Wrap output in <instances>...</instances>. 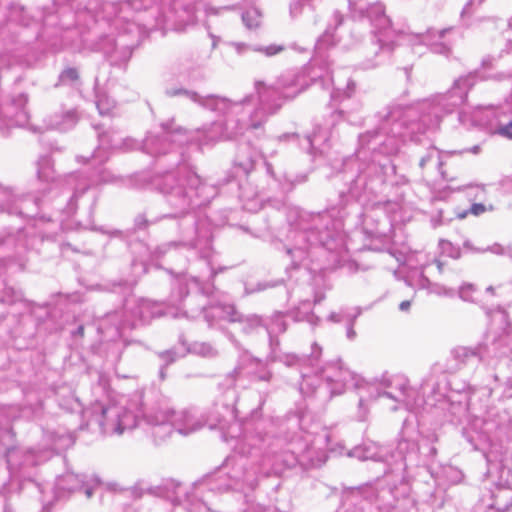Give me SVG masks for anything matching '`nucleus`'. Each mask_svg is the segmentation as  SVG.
I'll return each mask as SVG.
<instances>
[{
    "label": "nucleus",
    "mask_w": 512,
    "mask_h": 512,
    "mask_svg": "<svg viewBox=\"0 0 512 512\" xmlns=\"http://www.w3.org/2000/svg\"><path fill=\"white\" fill-rule=\"evenodd\" d=\"M333 20L335 22V26H340L343 23L344 17L339 11H335L333 14Z\"/></svg>",
    "instance_id": "55"
},
{
    "label": "nucleus",
    "mask_w": 512,
    "mask_h": 512,
    "mask_svg": "<svg viewBox=\"0 0 512 512\" xmlns=\"http://www.w3.org/2000/svg\"><path fill=\"white\" fill-rule=\"evenodd\" d=\"M302 378L300 389L305 394L314 393L320 380L323 381L320 388H325L330 395H340L350 387H361V378L339 359L327 362L313 377L302 373Z\"/></svg>",
    "instance_id": "5"
},
{
    "label": "nucleus",
    "mask_w": 512,
    "mask_h": 512,
    "mask_svg": "<svg viewBox=\"0 0 512 512\" xmlns=\"http://www.w3.org/2000/svg\"><path fill=\"white\" fill-rule=\"evenodd\" d=\"M328 140L327 131L323 130L321 127H317L314 132L308 136V141L311 147H320L322 144L326 143Z\"/></svg>",
    "instance_id": "36"
},
{
    "label": "nucleus",
    "mask_w": 512,
    "mask_h": 512,
    "mask_svg": "<svg viewBox=\"0 0 512 512\" xmlns=\"http://www.w3.org/2000/svg\"><path fill=\"white\" fill-rule=\"evenodd\" d=\"M270 378H271V373L270 372H266L263 375L259 376V379L260 380H264V381H269Z\"/></svg>",
    "instance_id": "62"
},
{
    "label": "nucleus",
    "mask_w": 512,
    "mask_h": 512,
    "mask_svg": "<svg viewBox=\"0 0 512 512\" xmlns=\"http://www.w3.org/2000/svg\"><path fill=\"white\" fill-rule=\"evenodd\" d=\"M453 356L459 362L466 364L472 359L478 361L487 360L485 345H478L474 348L471 347H457L453 351Z\"/></svg>",
    "instance_id": "25"
},
{
    "label": "nucleus",
    "mask_w": 512,
    "mask_h": 512,
    "mask_svg": "<svg viewBox=\"0 0 512 512\" xmlns=\"http://www.w3.org/2000/svg\"><path fill=\"white\" fill-rule=\"evenodd\" d=\"M475 83V73L460 76L454 81L450 90L440 97L438 104L441 105L446 112H451L454 108L465 103L468 92Z\"/></svg>",
    "instance_id": "11"
},
{
    "label": "nucleus",
    "mask_w": 512,
    "mask_h": 512,
    "mask_svg": "<svg viewBox=\"0 0 512 512\" xmlns=\"http://www.w3.org/2000/svg\"><path fill=\"white\" fill-rule=\"evenodd\" d=\"M38 206V199L30 195L16 196L10 189L0 186V210L9 214L29 216L33 214Z\"/></svg>",
    "instance_id": "15"
},
{
    "label": "nucleus",
    "mask_w": 512,
    "mask_h": 512,
    "mask_svg": "<svg viewBox=\"0 0 512 512\" xmlns=\"http://www.w3.org/2000/svg\"><path fill=\"white\" fill-rule=\"evenodd\" d=\"M438 107L424 102L416 106L403 107L398 104L389 105L378 113L381 124L378 130L368 132L361 137L364 142L369 136L384 134L390 139L406 137L409 134L424 133L428 129H435L439 126L440 117L437 114Z\"/></svg>",
    "instance_id": "2"
},
{
    "label": "nucleus",
    "mask_w": 512,
    "mask_h": 512,
    "mask_svg": "<svg viewBox=\"0 0 512 512\" xmlns=\"http://www.w3.org/2000/svg\"><path fill=\"white\" fill-rule=\"evenodd\" d=\"M27 102V94L20 93L0 110V130L13 126H24L28 123L29 116L25 108Z\"/></svg>",
    "instance_id": "12"
},
{
    "label": "nucleus",
    "mask_w": 512,
    "mask_h": 512,
    "mask_svg": "<svg viewBox=\"0 0 512 512\" xmlns=\"http://www.w3.org/2000/svg\"><path fill=\"white\" fill-rule=\"evenodd\" d=\"M459 121L465 125L469 122L465 112L462 111L459 113Z\"/></svg>",
    "instance_id": "60"
},
{
    "label": "nucleus",
    "mask_w": 512,
    "mask_h": 512,
    "mask_svg": "<svg viewBox=\"0 0 512 512\" xmlns=\"http://www.w3.org/2000/svg\"><path fill=\"white\" fill-rule=\"evenodd\" d=\"M332 38V34L330 32V29H327L325 31V33L319 38L318 42H317V49L318 50H321L322 48H324L326 45H330V44H333L330 39Z\"/></svg>",
    "instance_id": "49"
},
{
    "label": "nucleus",
    "mask_w": 512,
    "mask_h": 512,
    "mask_svg": "<svg viewBox=\"0 0 512 512\" xmlns=\"http://www.w3.org/2000/svg\"><path fill=\"white\" fill-rule=\"evenodd\" d=\"M77 122V114L74 110H67L60 114L50 115L46 120L47 129L67 130L73 127Z\"/></svg>",
    "instance_id": "24"
},
{
    "label": "nucleus",
    "mask_w": 512,
    "mask_h": 512,
    "mask_svg": "<svg viewBox=\"0 0 512 512\" xmlns=\"http://www.w3.org/2000/svg\"><path fill=\"white\" fill-rule=\"evenodd\" d=\"M360 311H357L355 314L351 315V314H348L346 317H347V320H348V327H347V338L350 339V340H353L356 336V333L353 329V325H354V321L355 319L357 318V316L359 315Z\"/></svg>",
    "instance_id": "48"
},
{
    "label": "nucleus",
    "mask_w": 512,
    "mask_h": 512,
    "mask_svg": "<svg viewBox=\"0 0 512 512\" xmlns=\"http://www.w3.org/2000/svg\"><path fill=\"white\" fill-rule=\"evenodd\" d=\"M432 291L434 293H436V294H439V295H442V294L448 295V294L451 293V290H448L445 287L440 286L438 284H434L433 285Z\"/></svg>",
    "instance_id": "52"
},
{
    "label": "nucleus",
    "mask_w": 512,
    "mask_h": 512,
    "mask_svg": "<svg viewBox=\"0 0 512 512\" xmlns=\"http://www.w3.org/2000/svg\"><path fill=\"white\" fill-rule=\"evenodd\" d=\"M79 80V72L74 67L65 68L58 77L56 86L59 85H74Z\"/></svg>",
    "instance_id": "33"
},
{
    "label": "nucleus",
    "mask_w": 512,
    "mask_h": 512,
    "mask_svg": "<svg viewBox=\"0 0 512 512\" xmlns=\"http://www.w3.org/2000/svg\"><path fill=\"white\" fill-rule=\"evenodd\" d=\"M257 159L258 154L256 152L249 151V149L245 147L237 154L235 164L241 168L245 174H248L254 169Z\"/></svg>",
    "instance_id": "28"
},
{
    "label": "nucleus",
    "mask_w": 512,
    "mask_h": 512,
    "mask_svg": "<svg viewBox=\"0 0 512 512\" xmlns=\"http://www.w3.org/2000/svg\"><path fill=\"white\" fill-rule=\"evenodd\" d=\"M153 0H123L119 2H107L103 4V13L109 19L113 17V25L122 29L124 33L133 34L138 37L143 29H158L168 26V19L161 16L156 19L155 24L134 22V15L141 9L151 7Z\"/></svg>",
    "instance_id": "6"
},
{
    "label": "nucleus",
    "mask_w": 512,
    "mask_h": 512,
    "mask_svg": "<svg viewBox=\"0 0 512 512\" xmlns=\"http://www.w3.org/2000/svg\"><path fill=\"white\" fill-rule=\"evenodd\" d=\"M99 410L100 414L95 417V420L104 434L121 435L124 431L133 429L137 424L136 415L124 406H101Z\"/></svg>",
    "instance_id": "9"
},
{
    "label": "nucleus",
    "mask_w": 512,
    "mask_h": 512,
    "mask_svg": "<svg viewBox=\"0 0 512 512\" xmlns=\"http://www.w3.org/2000/svg\"><path fill=\"white\" fill-rule=\"evenodd\" d=\"M469 151L473 154H478L480 151V147L478 145H475L472 148H470Z\"/></svg>",
    "instance_id": "64"
},
{
    "label": "nucleus",
    "mask_w": 512,
    "mask_h": 512,
    "mask_svg": "<svg viewBox=\"0 0 512 512\" xmlns=\"http://www.w3.org/2000/svg\"><path fill=\"white\" fill-rule=\"evenodd\" d=\"M163 135H148L143 141V150L152 156L165 154L170 146L169 138L174 134L184 136L182 128H173V120L163 123Z\"/></svg>",
    "instance_id": "17"
},
{
    "label": "nucleus",
    "mask_w": 512,
    "mask_h": 512,
    "mask_svg": "<svg viewBox=\"0 0 512 512\" xmlns=\"http://www.w3.org/2000/svg\"><path fill=\"white\" fill-rule=\"evenodd\" d=\"M264 327L269 335L270 347L279 346L277 335L284 333L287 329V323L283 314L279 312L274 313L269 324L264 323Z\"/></svg>",
    "instance_id": "26"
},
{
    "label": "nucleus",
    "mask_w": 512,
    "mask_h": 512,
    "mask_svg": "<svg viewBox=\"0 0 512 512\" xmlns=\"http://www.w3.org/2000/svg\"><path fill=\"white\" fill-rule=\"evenodd\" d=\"M99 146L92 157L99 162L108 159L109 151H127L133 148L134 142L124 138L120 131L108 130L98 134Z\"/></svg>",
    "instance_id": "14"
},
{
    "label": "nucleus",
    "mask_w": 512,
    "mask_h": 512,
    "mask_svg": "<svg viewBox=\"0 0 512 512\" xmlns=\"http://www.w3.org/2000/svg\"><path fill=\"white\" fill-rule=\"evenodd\" d=\"M173 487V492L166 491L164 494V497H166L169 501H171L174 504H180L181 503V495H182V487L180 485H174L173 483L169 484ZM168 490V486L165 488Z\"/></svg>",
    "instance_id": "45"
},
{
    "label": "nucleus",
    "mask_w": 512,
    "mask_h": 512,
    "mask_svg": "<svg viewBox=\"0 0 512 512\" xmlns=\"http://www.w3.org/2000/svg\"><path fill=\"white\" fill-rule=\"evenodd\" d=\"M331 218L327 213L300 216L299 227L308 234L307 240L311 245L323 244L329 236L327 229Z\"/></svg>",
    "instance_id": "13"
},
{
    "label": "nucleus",
    "mask_w": 512,
    "mask_h": 512,
    "mask_svg": "<svg viewBox=\"0 0 512 512\" xmlns=\"http://www.w3.org/2000/svg\"><path fill=\"white\" fill-rule=\"evenodd\" d=\"M173 408L162 403L151 408L145 415V422L151 426V433L156 440L164 441L172 434Z\"/></svg>",
    "instance_id": "10"
},
{
    "label": "nucleus",
    "mask_w": 512,
    "mask_h": 512,
    "mask_svg": "<svg viewBox=\"0 0 512 512\" xmlns=\"http://www.w3.org/2000/svg\"><path fill=\"white\" fill-rule=\"evenodd\" d=\"M301 77L292 72L283 74L274 86H267L261 81L255 82L257 98L253 95L246 96L238 102H233L219 95L202 96L194 90L183 87L167 88L165 94L168 97L184 96L199 106L223 114V122L214 123L213 126L220 129L219 138L230 139L243 134L247 129H258L267 120L269 115L277 112L280 105L270 106L269 99L272 95H278L282 90L298 87L295 96L303 89Z\"/></svg>",
    "instance_id": "1"
},
{
    "label": "nucleus",
    "mask_w": 512,
    "mask_h": 512,
    "mask_svg": "<svg viewBox=\"0 0 512 512\" xmlns=\"http://www.w3.org/2000/svg\"><path fill=\"white\" fill-rule=\"evenodd\" d=\"M97 108H98L100 114H106L108 112V109H104L103 108V101L102 100H98Z\"/></svg>",
    "instance_id": "61"
},
{
    "label": "nucleus",
    "mask_w": 512,
    "mask_h": 512,
    "mask_svg": "<svg viewBox=\"0 0 512 512\" xmlns=\"http://www.w3.org/2000/svg\"><path fill=\"white\" fill-rule=\"evenodd\" d=\"M198 246L196 239H186L181 241H171L165 244H162L156 247L154 253L158 256H162L166 254L171 248H186V249H195Z\"/></svg>",
    "instance_id": "30"
},
{
    "label": "nucleus",
    "mask_w": 512,
    "mask_h": 512,
    "mask_svg": "<svg viewBox=\"0 0 512 512\" xmlns=\"http://www.w3.org/2000/svg\"><path fill=\"white\" fill-rule=\"evenodd\" d=\"M418 445L414 441L402 440L398 443V453L403 456V466H407V461H412L418 451Z\"/></svg>",
    "instance_id": "31"
},
{
    "label": "nucleus",
    "mask_w": 512,
    "mask_h": 512,
    "mask_svg": "<svg viewBox=\"0 0 512 512\" xmlns=\"http://www.w3.org/2000/svg\"><path fill=\"white\" fill-rule=\"evenodd\" d=\"M452 28L441 30L429 29L420 35V40L437 54L448 55L451 51V41L446 36L452 32Z\"/></svg>",
    "instance_id": "20"
},
{
    "label": "nucleus",
    "mask_w": 512,
    "mask_h": 512,
    "mask_svg": "<svg viewBox=\"0 0 512 512\" xmlns=\"http://www.w3.org/2000/svg\"><path fill=\"white\" fill-rule=\"evenodd\" d=\"M367 187V181L365 175L359 174L351 183L349 193L355 199L361 197L362 192Z\"/></svg>",
    "instance_id": "35"
},
{
    "label": "nucleus",
    "mask_w": 512,
    "mask_h": 512,
    "mask_svg": "<svg viewBox=\"0 0 512 512\" xmlns=\"http://www.w3.org/2000/svg\"><path fill=\"white\" fill-rule=\"evenodd\" d=\"M277 348L278 346L271 347L272 360L281 362L287 367L300 368L305 365L314 367L318 364L322 355V348L316 342L311 345V353L308 356H298L291 353H280L277 351Z\"/></svg>",
    "instance_id": "18"
},
{
    "label": "nucleus",
    "mask_w": 512,
    "mask_h": 512,
    "mask_svg": "<svg viewBox=\"0 0 512 512\" xmlns=\"http://www.w3.org/2000/svg\"><path fill=\"white\" fill-rule=\"evenodd\" d=\"M440 248L444 254L447 256L458 259L461 256V250L459 247L454 246L450 241L448 240H441L440 241Z\"/></svg>",
    "instance_id": "40"
},
{
    "label": "nucleus",
    "mask_w": 512,
    "mask_h": 512,
    "mask_svg": "<svg viewBox=\"0 0 512 512\" xmlns=\"http://www.w3.org/2000/svg\"><path fill=\"white\" fill-rule=\"evenodd\" d=\"M257 482L255 472L248 471L243 464H238L233 468L232 474L219 472L209 476L205 480V485L211 492L224 493L230 490H242L244 487L254 489Z\"/></svg>",
    "instance_id": "8"
},
{
    "label": "nucleus",
    "mask_w": 512,
    "mask_h": 512,
    "mask_svg": "<svg viewBox=\"0 0 512 512\" xmlns=\"http://www.w3.org/2000/svg\"><path fill=\"white\" fill-rule=\"evenodd\" d=\"M463 247L471 252H476V253H484L485 252L484 248H475L472 245V243L468 240L463 243Z\"/></svg>",
    "instance_id": "53"
},
{
    "label": "nucleus",
    "mask_w": 512,
    "mask_h": 512,
    "mask_svg": "<svg viewBox=\"0 0 512 512\" xmlns=\"http://www.w3.org/2000/svg\"><path fill=\"white\" fill-rule=\"evenodd\" d=\"M260 19L261 13L256 8H251L242 14V21L249 29L258 27Z\"/></svg>",
    "instance_id": "34"
},
{
    "label": "nucleus",
    "mask_w": 512,
    "mask_h": 512,
    "mask_svg": "<svg viewBox=\"0 0 512 512\" xmlns=\"http://www.w3.org/2000/svg\"><path fill=\"white\" fill-rule=\"evenodd\" d=\"M371 450H372L371 447H367V446L356 447L349 453V455L356 457L360 460H368V459L376 460L377 459L376 453L372 452Z\"/></svg>",
    "instance_id": "38"
},
{
    "label": "nucleus",
    "mask_w": 512,
    "mask_h": 512,
    "mask_svg": "<svg viewBox=\"0 0 512 512\" xmlns=\"http://www.w3.org/2000/svg\"><path fill=\"white\" fill-rule=\"evenodd\" d=\"M493 206L489 205L486 206L482 203H474L471 205L468 211H465L463 214H460V218H464L468 213L474 215V216H480L486 211H492Z\"/></svg>",
    "instance_id": "44"
},
{
    "label": "nucleus",
    "mask_w": 512,
    "mask_h": 512,
    "mask_svg": "<svg viewBox=\"0 0 512 512\" xmlns=\"http://www.w3.org/2000/svg\"><path fill=\"white\" fill-rule=\"evenodd\" d=\"M85 484V476L74 473H66L56 480L57 491L72 492L82 489Z\"/></svg>",
    "instance_id": "27"
},
{
    "label": "nucleus",
    "mask_w": 512,
    "mask_h": 512,
    "mask_svg": "<svg viewBox=\"0 0 512 512\" xmlns=\"http://www.w3.org/2000/svg\"><path fill=\"white\" fill-rule=\"evenodd\" d=\"M358 407H359L358 419L360 421H364L366 419L368 410L365 407V400L362 397L359 399Z\"/></svg>",
    "instance_id": "51"
},
{
    "label": "nucleus",
    "mask_w": 512,
    "mask_h": 512,
    "mask_svg": "<svg viewBox=\"0 0 512 512\" xmlns=\"http://www.w3.org/2000/svg\"><path fill=\"white\" fill-rule=\"evenodd\" d=\"M349 4L351 12L355 17L368 18L371 24L378 29V33L375 32L370 47V53H373L378 60L373 61L368 59L363 63L365 69L373 68L389 57L394 50V42L390 39V19L385 14L384 6L379 2L366 4L363 1H349Z\"/></svg>",
    "instance_id": "4"
},
{
    "label": "nucleus",
    "mask_w": 512,
    "mask_h": 512,
    "mask_svg": "<svg viewBox=\"0 0 512 512\" xmlns=\"http://www.w3.org/2000/svg\"><path fill=\"white\" fill-rule=\"evenodd\" d=\"M194 352L203 356V357H215L217 355V350L208 343H198L194 345Z\"/></svg>",
    "instance_id": "41"
},
{
    "label": "nucleus",
    "mask_w": 512,
    "mask_h": 512,
    "mask_svg": "<svg viewBox=\"0 0 512 512\" xmlns=\"http://www.w3.org/2000/svg\"><path fill=\"white\" fill-rule=\"evenodd\" d=\"M329 320L332 321V322H335V323H338V322H341L344 318V316L342 315V313H336V312H333L329 315Z\"/></svg>",
    "instance_id": "56"
},
{
    "label": "nucleus",
    "mask_w": 512,
    "mask_h": 512,
    "mask_svg": "<svg viewBox=\"0 0 512 512\" xmlns=\"http://www.w3.org/2000/svg\"><path fill=\"white\" fill-rule=\"evenodd\" d=\"M511 75L510 74H506V73H499V74H496L493 76V79L495 80H504V79H508L510 78Z\"/></svg>",
    "instance_id": "59"
},
{
    "label": "nucleus",
    "mask_w": 512,
    "mask_h": 512,
    "mask_svg": "<svg viewBox=\"0 0 512 512\" xmlns=\"http://www.w3.org/2000/svg\"><path fill=\"white\" fill-rule=\"evenodd\" d=\"M494 133L504 138L512 139V119L504 121L502 118H499Z\"/></svg>",
    "instance_id": "37"
},
{
    "label": "nucleus",
    "mask_w": 512,
    "mask_h": 512,
    "mask_svg": "<svg viewBox=\"0 0 512 512\" xmlns=\"http://www.w3.org/2000/svg\"><path fill=\"white\" fill-rule=\"evenodd\" d=\"M37 175L39 180L43 182L55 181V175L53 170L52 160L49 156H42L39 158L37 163Z\"/></svg>",
    "instance_id": "29"
},
{
    "label": "nucleus",
    "mask_w": 512,
    "mask_h": 512,
    "mask_svg": "<svg viewBox=\"0 0 512 512\" xmlns=\"http://www.w3.org/2000/svg\"><path fill=\"white\" fill-rule=\"evenodd\" d=\"M230 45L235 49L236 53L239 55H242L249 50H253L252 47L241 42H233Z\"/></svg>",
    "instance_id": "50"
},
{
    "label": "nucleus",
    "mask_w": 512,
    "mask_h": 512,
    "mask_svg": "<svg viewBox=\"0 0 512 512\" xmlns=\"http://www.w3.org/2000/svg\"><path fill=\"white\" fill-rule=\"evenodd\" d=\"M485 252L486 251H491L492 253H495V254H502L503 252V248L500 246V245H493L491 247H487L484 249Z\"/></svg>",
    "instance_id": "57"
},
{
    "label": "nucleus",
    "mask_w": 512,
    "mask_h": 512,
    "mask_svg": "<svg viewBox=\"0 0 512 512\" xmlns=\"http://www.w3.org/2000/svg\"><path fill=\"white\" fill-rule=\"evenodd\" d=\"M494 319L505 324L502 334L496 337L490 346L485 345L487 360L491 358H501L512 354V334L509 331L508 316L505 311H498Z\"/></svg>",
    "instance_id": "16"
},
{
    "label": "nucleus",
    "mask_w": 512,
    "mask_h": 512,
    "mask_svg": "<svg viewBox=\"0 0 512 512\" xmlns=\"http://www.w3.org/2000/svg\"><path fill=\"white\" fill-rule=\"evenodd\" d=\"M195 10H196V8H195L194 5L186 4L183 7V11L185 13V16L181 20L182 22H184V25H181L179 27H175V29L181 30L186 25L194 24L195 23Z\"/></svg>",
    "instance_id": "42"
},
{
    "label": "nucleus",
    "mask_w": 512,
    "mask_h": 512,
    "mask_svg": "<svg viewBox=\"0 0 512 512\" xmlns=\"http://www.w3.org/2000/svg\"><path fill=\"white\" fill-rule=\"evenodd\" d=\"M235 419L234 410L228 405L215 406V411L206 419L199 417L196 411L191 409H182L176 411L173 409L172 432L176 430L182 435H188L204 425L209 428L225 429L226 425Z\"/></svg>",
    "instance_id": "7"
},
{
    "label": "nucleus",
    "mask_w": 512,
    "mask_h": 512,
    "mask_svg": "<svg viewBox=\"0 0 512 512\" xmlns=\"http://www.w3.org/2000/svg\"><path fill=\"white\" fill-rule=\"evenodd\" d=\"M187 350L184 349L181 353H178L175 349L166 350L159 353V357L166 361L167 364L174 362L177 358L183 357Z\"/></svg>",
    "instance_id": "46"
},
{
    "label": "nucleus",
    "mask_w": 512,
    "mask_h": 512,
    "mask_svg": "<svg viewBox=\"0 0 512 512\" xmlns=\"http://www.w3.org/2000/svg\"><path fill=\"white\" fill-rule=\"evenodd\" d=\"M380 385L385 390L382 393L378 392V396H386L398 402L405 400L408 387L404 379L384 376Z\"/></svg>",
    "instance_id": "22"
},
{
    "label": "nucleus",
    "mask_w": 512,
    "mask_h": 512,
    "mask_svg": "<svg viewBox=\"0 0 512 512\" xmlns=\"http://www.w3.org/2000/svg\"><path fill=\"white\" fill-rule=\"evenodd\" d=\"M474 291H475V289H474L473 285H471V284L464 285L459 289V296L464 301L473 302L474 297L472 294Z\"/></svg>",
    "instance_id": "47"
},
{
    "label": "nucleus",
    "mask_w": 512,
    "mask_h": 512,
    "mask_svg": "<svg viewBox=\"0 0 512 512\" xmlns=\"http://www.w3.org/2000/svg\"><path fill=\"white\" fill-rule=\"evenodd\" d=\"M155 188L168 196V203L179 214L188 212L204 201H197L205 189L200 177L187 165L178 166L176 171L166 172L154 179Z\"/></svg>",
    "instance_id": "3"
},
{
    "label": "nucleus",
    "mask_w": 512,
    "mask_h": 512,
    "mask_svg": "<svg viewBox=\"0 0 512 512\" xmlns=\"http://www.w3.org/2000/svg\"><path fill=\"white\" fill-rule=\"evenodd\" d=\"M283 50H284V46L276 45V44H272V45L265 46V47H263V46L253 47V51L263 53L267 57H272L274 55H277V54L281 53Z\"/></svg>",
    "instance_id": "43"
},
{
    "label": "nucleus",
    "mask_w": 512,
    "mask_h": 512,
    "mask_svg": "<svg viewBox=\"0 0 512 512\" xmlns=\"http://www.w3.org/2000/svg\"><path fill=\"white\" fill-rule=\"evenodd\" d=\"M484 0H470L466 5L465 7L463 8L462 10V13L461 15L464 16L465 14H469L470 13V7L474 4H477V5H480Z\"/></svg>",
    "instance_id": "54"
},
{
    "label": "nucleus",
    "mask_w": 512,
    "mask_h": 512,
    "mask_svg": "<svg viewBox=\"0 0 512 512\" xmlns=\"http://www.w3.org/2000/svg\"><path fill=\"white\" fill-rule=\"evenodd\" d=\"M225 318L240 325V330L245 334H252L259 328L264 327V322L258 315H243L234 306L224 307Z\"/></svg>",
    "instance_id": "21"
},
{
    "label": "nucleus",
    "mask_w": 512,
    "mask_h": 512,
    "mask_svg": "<svg viewBox=\"0 0 512 512\" xmlns=\"http://www.w3.org/2000/svg\"><path fill=\"white\" fill-rule=\"evenodd\" d=\"M482 66L483 67H490L491 66V59L490 58L483 59Z\"/></svg>",
    "instance_id": "63"
},
{
    "label": "nucleus",
    "mask_w": 512,
    "mask_h": 512,
    "mask_svg": "<svg viewBox=\"0 0 512 512\" xmlns=\"http://www.w3.org/2000/svg\"><path fill=\"white\" fill-rule=\"evenodd\" d=\"M309 8L310 10H313L314 7L312 5V0H299L296 2L291 3L290 5V14L292 17H297L300 14H302L303 10L305 8Z\"/></svg>",
    "instance_id": "39"
},
{
    "label": "nucleus",
    "mask_w": 512,
    "mask_h": 512,
    "mask_svg": "<svg viewBox=\"0 0 512 512\" xmlns=\"http://www.w3.org/2000/svg\"><path fill=\"white\" fill-rule=\"evenodd\" d=\"M429 164H433L438 169H440L443 164L440 153L436 148H429L426 154L419 161V166L422 169L427 167Z\"/></svg>",
    "instance_id": "32"
},
{
    "label": "nucleus",
    "mask_w": 512,
    "mask_h": 512,
    "mask_svg": "<svg viewBox=\"0 0 512 512\" xmlns=\"http://www.w3.org/2000/svg\"><path fill=\"white\" fill-rule=\"evenodd\" d=\"M411 306V302L408 300L402 301L399 305L401 311H408Z\"/></svg>",
    "instance_id": "58"
},
{
    "label": "nucleus",
    "mask_w": 512,
    "mask_h": 512,
    "mask_svg": "<svg viewBox=\"0 0 512 512\" xmlns=\"http://www.w3.org/2000/svg\"><path fill=\"white\" fill-rule=\"evenodd\" d=\"M132 315L135 319L142 322L149 321L152 318L160 317L164 313L162 305L150 300H139L133 308H131Z\"/></svg>",
    "instance_id": "23"
},
{
    "label": "nucleus",
    "mask_w": 512,
    "mask_h": 512,
    "mask_svg": "<svg viewBox=\"0 0 512 512\" xmlns=\"http://www.w3.org/2000/svg\"><path fill=\"white\" fill-rule=\"evenodd\" d=\"M286 467H293L299 464L304 469L319 467L326 461L324 452L315 449L313 446H306L300 452L292 451L283 460Z\"/></svg>",
    "instance_id": "19"
}]
</instances>
